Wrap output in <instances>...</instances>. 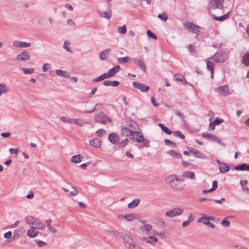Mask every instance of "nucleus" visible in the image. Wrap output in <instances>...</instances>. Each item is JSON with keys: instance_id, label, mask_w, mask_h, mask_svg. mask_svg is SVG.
Listing matches in <instances>:
<instances>
[{"instance_id": "obj_39", "label": "nucleus", "mask_w": 249, "mask_h": 249, "mask_svg": "<svg viewBox=\"0 0 249 249\" xmlns=\"http://www.w3.org/2000/svg\"><path fill=\"white\" fill-rule=\"evenodd\" d=\"M140 229L142 231H150L152 229V226L151 224H145L143 225H142L140 227Z\"/></svg>"}, {"instance_id": "obj_52", "label": "nucleus", "mask_w": 249, "mask_h": 249, "mask_svg": "<svg viewBox=\"0 0 249 249\" xmlns=\"http://www.w3.org/2000/svg\"><path fill=\"white\" fill-rule=\"evenodd\" d=\"M52 68L51 65L49 63H45L42 66V71L46 72Z\"/></svg>"}, {"instance_id": "obj_28", "label": "nucleus", "mask_w": 249, "mask_h": 249, "mask_svg": "<svg viewBox=\"0 0 249 249\" xmlns=\"http://www.w3.org/2000/svg\"><path fill=\"white\" fill-rule=\"evenodd\" d=\"M219 171L222 173H225L229 172L230 167L227 163L223 162L221 166H219Z\"/></svg>"}, {"instance_id": "obj_10", "label": "nucleus", "mask_w": 249, "mask_h": 249, "mask_svg": "<svg viewBox=\"0 0 249 249\" xmlns=\"http://www.w3.org/2000/svg\"><path fill=\"white\" fill-rule=\"evenodd\" d=\"M133 86L135 88L140 89L142 92H147L150 89L149 86L137 82H134Z\"/></svg>"}, {"instance_id": "obj_3", "label": "nucleus", "mask_w": 249, "mask_h": 249, "mask_svg": "<svg viewBox=\"0 0 249 249\" xmlns=\"http://www.w3.org/2000/svg\"><path fill=\"white\" fill-rule=\"evenodd\" d=\"M224 0H211L209 4V10H214L216 9H222Z\"/></svg>"}, {"instance_id": "obj_35", "label": "nucleus", "mask_w": 249, "mask_h": 249, "mask_svg": "<svg viewBox=\"0 0 249 249\" xmlns=\"http://www.w3.org/2000/svg\"><path fill=\"white\" fill-rule=\"evenodd\" d=\"M108 139L111 142L114 144L118 140L119 136L115 133H111L108 135Z\"/></svg>"}, {"instance_id": "obj_26", "label": "nucleus", "mask_w": 249, "mask_h": 249, "mask_svg": "<svg viewBox=\"0 0 249 249\" xmlns=\"http://www.w3.org/2000/svg\"><path fill=\"white\" fill-rule=\"evenodd\" d=\"M56 75H57L59 76L65 77V78H70V74L69 72L62 71L61 70H56L55 71Z\"/></svg>"}, {"instance_id": "obj_58", "label": "nucleus", "mask_w": 249, "mask_h": 249, "mask_svg": "<svg viewBox=\"0 0 249 249\" xmlns=\"http://www.w3.org/2000/svg\"><path fill=\"white\" fill-rule=\"evenodd\" d=\"M72 188L74 189V191H71L69 194V195H68L69 196H75L76 195H77L78 194V191L76 189H75V187L73 186Z\"/></svg>"}, {"instance_id": "obj_12", "label": "nucleus", "mask_w": 249, "mask_h": 249, "mask_svg": "<svg viewBox=\"0 0 249 249\" xmlns=\"http://www.w3.org/2000/svg\"><path fill=\"white\" fill-rule=\"evenodd\" d=\"M31 45L30 43L18 40L13 41V46L16 48H28Z\"/></svg>"}, {"instance_id": "obj_18", "label": "nucleus", "mask_w": 249, "mask_h": 249, "mask_svg": "<svg viewBox=\"0 0 249 249\" xmlns=\"http://www.w3.org/2000/svg\"><path fill=\"white\" fill-rule=\"evenodd\" d=\"M182 181L181 179V181H175V182L172 184L171 187L174 190L176 191H181L183 190L184 187V184H180V182Z\"/></svg>"}, {"instance_id": "obj_61", "label": "nucleus", "mask_w": 249, "mask_h": 249, "mask_svg": "<svg viewBox=\"0 0 249 249\" xmlns=\"http://www.w3.org/2000/svg\"><path fill=\"white\" fill-rule=\"evenodd\" d=\"M210 201H212L215 203H219V204H222L223 202H224L225 201V198H222L220 200H216V199H209Z\"/></svg>"}, {"instance_id": "obj_38", "label": "nucleus", "mask_w": 249, "mask_h": 249, "mask_svg": "<svg viewBox=\"0 0 249 249\" xmlns=\"http://www.w3.org/2000/svg\"><path fill=\"white\" fill-rule=\"evenodd\" d=\"M82 159L83 156H82L80 154H78L72 156L71 161L73 163H78L82 160Z\"/></svg>"}, {"instance_id": "obj_41", "label": "nucleus", "mask_w": 249, "mask_h": 249, "mask_svg": "<svg viewBox=\"0 0 249 249\" xmlns=\"http://www.w3.org/2000/svg\"><path fill=\"white\" fill-rule=\"evenodd\" d=\"M167 153L172 157L177 159H180L182 157V155L180 153L177 152L175 150H171L168 151Z\"/></svg>"}, {"instance_id": "obj_21", "label": "nucleus", "mask_w": 249, "mask_h": 249, "mask_svg": "<svg viewBox=\"0 0 249 249\" xmlns=\"http://www.w3.org/2000/svg\"><path fill=\"white\" fill-rule=\"evenodd\" d=\"M182 177L185 178H189L191 179H195V175L192 171H187L183 173Z\"/></svg>"}, {"instance_id": "obj_15", "label": "nucleus", "mask_w": 249, "mask_h": 249, "mask_svg": "<svg viewBox=\"0 0 249 249\" xmlns=\"http://www.w3.org/2000/svg\"><path fill=\"white\" fill-rule=\"evenodd\" d=\"M142 239L146 243L150 244L151 245H154L158 241L157 238L154 236L143 237Z\"/></svg>"}, {"instance_id": "obj_33", "label": "nucleus", "mask_w": 249, "mask_h": 249, "mask_svg": "<svg viewBox=\"0 0 249 249\" xmlns=\"http://www.w3.org/2000/svg\"><path fill=\"white\" fill-rule=\"evenodd\" d=\"M240 183L243 191L244 192H245L247 194H249V189L247 186L248 181L247 180H241Z\"/></svg>"}, {"instance_id": "obj_49", "label": "nucleus", "mask_w": 249, "mask_h": 249, "mask_svg": "<svg viewBox=\"0 0 249 249\" xmlns=\"http://www.w3.org/2000/svg\"><path fill=\"white\" fill-rule=\"evenodd\" d=\"M202 136L207 139L213 141L214 139L213 137H215L216 136L210 133H202Z\"/></svg>"}, {"instance_id": "obj_6", "label": "nucleus", "mask_w": 249, "mask_h": 249, "mask_svg": "<svg viewBox=\"0 0 249 249\" xmlns=\"http://www.w3.org/2000/svg\"><path fill=\"white\" fill-rule=\"evenodd\" d=\"M183 212V209L179 208H174L165 213V215L167 217H172L175 216L181 215Z\"/></svg>"}, {"instance_id": "obj_53", "label": "nucleus", "mask_w": 249, "mask_h": 249, "mask_svg": "<svg viewBox=\"0 0 249 249\" xmlns=\"http://www.w3.org/2000/svg\"><path fill=\"white\" fill-rule=\"evenodd\" d=\"M128 141H129L128 139L127 138H126V139H124L121 142H119L118 143V146L120 147L123 148L127 145V144L128 142Z\"/></svg>"}, {"instance_id": "obj_11", "label": "nucleus", "mask_w": 249, "mask_h": 249, "mask_svg": "<svg viewBox=\"0 0 249 249\" xmlns=\"http://www.w3.org/2000/svg\"><path fill=\"white\" fill-rule=\"evenodd\" d=\"M188 150L196 158L199 159H204L206 158V156L202 153L194 148L188 147Z\"/></svg>"}, {"instance_id": "obj_59", "label": "nucleus", "mask_w": 249, "mask_h": 249, "mask_svg": "<svg viewBox=\"0 0 249 249\" xmlns=\"http://www.w3.org/2000/svg\"><path fill=\"white\" fill-rule=\"evenodd\" d=\"M158 17L163 21H166L168 18L167 16L165 13L159 14Z\"/></svg>"}, {"instance_id": "obj_8", "label": "nucleus", "mask_w": 249, "mask_h": 249, "mask_svg": "<svg viewBox=\"0 0 249 249\" xmlns=\"http://www.w3.org/2000/svg\"><path fill=\"white\" fill-rule=\"evenodd\" d=\"M30 59V55L28 52L23 51L19 53L16 56V59L18 61H26Z\"/></svg>"}, {"instance_id": "obj_57", "label": "nucleus", "mask_w": 249, "mask_h": 249, "mask_svg": "<svg viewBox=\"0 0 249 249\" xmlns=\"http://www.w3.org/2000/svg\"><path fill=\"white\" fill-rule=\"evenodd\" d=\"M146 33L149 37H151L155 39L157 38L156 36L154 33H153L151 31L147 30Z\"/></svg>"}, {"instance_id": "obj_63", "label": "nucleus", "mask_w": 249, "mask_h": 249, "mask_svg": "<svg viewBox=\"0 0 249 249\" xmlns=\"http://www.w3.org/2000/svg\"><path fill=\"white\" fill-rule=\"evenodd\" d=\"M223 119H219V118H216L215 120L213 121V123L215 125H218L222 122H223Z\"/></svg>"}, {"instance_id": "obj_43", "label": "nucleus", "mask_w": 249, "mask_h": 249, "mask_svg": "<svg viewBox=\"0 0 249 249\" xmlns=\"http://www.w3.org/2000/svg\"><path fill=\"white\" fill-rule=\"evenodd\" d=\"M19 69L23 71L24 74H32L35 71V70L33 68L28 69L24 67H20Z\"/></svg>"}, {"instance_id": "obj_64", "label": "nucleus", "mask_w": 249, "mask_h": 249, "mask_svg": "<svg viewBox=\"0 0 249 249\" xmlns=\"http://www.w3.org/2000/svg\"><path fill=\"white\" fill-rule=\"evenodd\" d=\"M12 235V232L10 231H9L4 233V237L5 238L10 239L11 238Z\"/></svg>"}, {"instance_id": "obj_60", "label": "nucleus", "mask_w": 249, "mask_h": 249, "mask_svg": "<svg viewBox=\"0 0 249 249\" xmlns=\"http://www.w3.org/2000/svg\"><path fill=\"white\" fill-rule=\"evenodd\" d=\"M221 224L224 227H228L230 226V222L224 219L221 222Z\"/></svg>"}, {"instance_id": "obj_55", "label": "nucleus", "mask_w": 249, "mask_h": 249, "mask_svg": "<svg viewBox=\"0 0 249 249\" xmlns=\"http://www.w3.org/2000/svg\"><path fill=\"white\" fill-rule=\"evenodd\" d=\"M118 31L121 34H125L126 32V26L125 25H124L122 26L118 27Z\"/></svg>"}, {"instance_id": "obj_19", "label": "nucleus", "mask_w": 249, "mask_h": 249, "mask_svg": "<svg viewBox=\"0 0 249 249\" xmlns=\"http://www.w3.org/2000/svg\"><path fill=\"white\" fill-rule=\"evenodd\" d=\"M38 233L39 232L36 231L35 228H34L33 226H32L27 232V235L31 238L36 237Z\"/></svg>"}, {"instance_id": "obj_31", "label": "nucleus", "mask_w": 249, "mask_h": 249, "mask_svg": "<svg viewBox=\"0 0 249 249\" xmlns=\"http://www.w3.org/2000/svg\"><path fill=\"white\" fill-rule=\"evenodd\" d=\"M103 84L105 86L117 87L119 85V82L118 81L107 80L103 82Z\"/></svg>"}, {"instance_id": "obj_56", "label": "nucleus", "mask_w": 249, "mask_h": 249, "mask_svg": "<svg viewBox=\"0 0 249 249\" xmlns=\"http://www.w3.org/2000/svg\"><path fill=\"white\" fill-rule=\"evenodd\" d=\"M35 241L39 247H43L46 246L47 245L46 242H44L41 240H36Z\"/></svg>"}, {"instance_id": "obj_7", "label": "nucleus", "mask_w": 249, "mask_h": 249, "mask_svg": "<svg viewBox=\"0 0 249 249\" xmlns=\"http://www.w3.org/2000/svg\"><path fill=\"white\" fill-rule=\"evenodd\" d=\"M214 90L223 96H226L230 94L229 87L227 85H224L219 88H215L214 89Z\"/></svg>"}, {"instance_id": "obj_37", "label": "nucleus", "mask_w": 249, "mask_h": 249, "mask_svg": "<svg viewBox=\"0 0 249 249\" xmlns=\"http://www.w3.org/2000/svg\"><path fill=\"white\" fill-rule=\"evenodd\" d=\"M206 61L207 62V67L208 69L211 71V73L212 74L211 77L213 78L214 70V64L213 62L210 61H207V60H206Z\"/></svg>"}, {"instance_id": "obj_16", "label": "nucleus", "mask_w": 249, "mask_h": 249, "mask_svg": "<svg viewBox=\"0 0 249 249\" xmlns=\"http://www.w3.org/2000/svg\"><path fill=\"white\" fill-rule=\"evenodd\" d=\"M118 217L120 220H126L128 221H131L135 219V216L132 213L119 215Z\"/></svg>"}, {"instance_id": "obj_30", "label": "nucleus", "mask_w": 249, "mask_h": 249, "mask_svg": "<svg viewBox=\"0 0 249 249\" xmlns=\"http://www.w3.org/2000/svg\"><path fill=\"white\" fill-rule=\"evenodd\" d=\"M98 14L101 17L109 19L111 17L112 12L111 10H109L108 11L99 12Z\"/></svg>"}, {"instance_id": "obj_5", "label": "nucleus", "mask_w": 249, "mask_h": 249, "mask_svg": "<svg viewBox=\"0 0 249 249\" xmlns=\"http://www.w3.org/2000/svg\"><path fill=\"white\" fill-rule=\"evenodd\" d=\"M184 27L185 29L188 30L189 31H191L196 34H198L200 32V27L191 22L184 23Z\"/></svg>"}, {"instance_id": "obj_14", "label": "nucleus", "mask_w": 249, "mask_h": 249, "mask_svg": "<svg viewBox=\"0 0 249 249\" xmlns=\"http://www.w3.org/2000/svg\"><path fill=\"white\" fill-rule=\"evenodd\" d=\"M132 60L136 63L140 67L141 70L145 72L146 71V67L142 59H138L137 58H132Z\"/></svg>"}, {"instance_id": "obj_29", "label": "nucleus", "mask_w": 249, "mask_h": 249, "mask_svg": "<svg viewBox=\"0 0 249 249\" xmlns=\"http://www.w3.org/2000/svg\"><path fill=\"white\" fill-rule=\"evenodd\" d=\"M9 87L5 83L0 84V96L9 91Z\"/></svg>"}, {"instance_id": "obj_27", "label": "nucleus", "mask_w": 249, "mask_h": 249, "mask_svg": "<svg viewBox=\"0 0 249 249\" xmlns=\"http://www.w3.org/2000/svg\"><path fill=\"white\" fill-rule=\"evenodd\" d=\"M120 69L121 68L119 65L115 66L108 71V75H109L110 77L114 76L120 70Z\"/></svg>"}, {"instance_id": "obj_54", "label": "nucleus", "mask_w": 249, "mask_h": 249, "mask_svg": "<svg viewBox=\"0 0 249 249\" xmlns=\"http://www.w3.org/2000/svg\"><path fill=\"white\" fill-rule=\"evenodd\" d=\"M106 131L103 129H99L96 131V135L100 137H102L105 134H106Z\"/></svg>"}, {"instance_id": "obj_47", "label": "nucleus", "mask_w": 249, "mask_h": 249, "mask_svg": "<svg viewBox=\"0 0 249 249\" xmlns=\"http://www.w3.org/2000/svg\"><path fill=\"white\" fill-rule=\"evenodd\" d=\"M33 227L36 229H43L44 226L38 219H37Z\"/></svg>"}, {"instance_id": "obj_13", "label": "nucleus", "mask_w": 249, "mask_h": 249, "mask_svg": "<svg viewBox=\"0 0 249 249\" xmlns=\"http://www.w3.org/2000/svg\"><path fill=\"white\" fill-rule=\"evenodd\" d=\"M166 182L170 186H172L175 181H181L180 178H178L176 175H172L168 176L166 178Z\"/></svg>"}, {"instance_id": "obj_44", "label": "nucleus", "mask_w": 249, "mask_h": 249, "mask_svg": "<svg viewBox=\"0 0 249 249\" xmlns=\"http://www.w3.org/2000/svg\"><path fill=\"white\" fill-rule=\"evenodd\" d=\"M159 126L161 128L162 130L167 134H171L172 133V131L170 130L168 128L162 124H159Z\"/></svg>"}, {"instance_id": "obj_51", "label": "nucleus", "mask_w": 249, "mask_h": 249, "mask_svg": "<svg viewBox=\"0 0 249 249\" xmlns=\"http://www.w3.org/2000/svg\"><path fill=\"white\" fill-rule=\"evenodd\" d=\"M173 135L175 137H179L181 138L182 139H184L185 137V136L182 134L180 131L177 130L174 132H172Z\"/></svg>"}, {"instance_id": "obj_4", "label": "nucleus", "mask_w": 249, "mask_h": 249, "mask_svg": "<svg viewBox=\"0 0 249 249\" xmlns=\"http://www.w3.org/2000/svg\"><path fill=\"white\" fill-rule=\"evenodd\" d=\"M213 58L216 62H222L228 58V54L225 52L217 53L213 55Z\"/></svg>"}, {"instance_id": "obj_36", "label": "nucleus", "mask_w": 249, "mask_h": 249, "mask_svg": "<svg viewBox=\"0 0 249 249\" xmlns=\"http://www.w3.org/2000/svg\"><path fill=\"white\" fill-rule=\"evenodd\" d=\"M188 51L191 53V54L196 56L197 57L198 56V53L196 51V50L195 49V47L194 45L190 44L188 47Z\"/></svg>"}, {"instance_id": "obj_22", "label": "nucleus", "mask_w": 249, "mask_h": 249, "mask_svg": "<svg viewBox=\"0 0 249 249\" xmlns=\"http://www.w3.org/2000/svg\"><path fill=\"white\" fill-rule=\"evenodd\" d=\"M110 52V49H106L100 52L99 54L100 59L102 60H106Z\"/></svg>"}, {"instance_id": "obj_20", "label": "nucleus", "mask_w": 249, "mask_h": 249, "mask_svg": "<svg viewBox=\"0 0 249 249\" xmlns=\"http://www.w3.org/2000/svg\"><path fill=\"white\" fill-rule=\"evenodd\" d=\"M133 132V130H132V129H130V128L126 127V126L123 127L121 129L122 135L125 137L131 136Z\"/></svg>"}, {"instance_id": "obj_45", "label": "nucleus", "mask_w": 249, "mask_h": 249, "mask_svg": "<svg viewBox=\"0 0 249 249\" xmlns=\"http://www.w3.org/2000/svg\"><path fill=\"white\" fill-rule=\"evenodd\" d=\"M130 59V57L128 56L119 57L118 58V62L120 64H125L128 62Z\"/></svg>"}, {"instance_id": "obj_32", "label": "nucleus", "mask_w": 249, "mask_h": 249, "mask_svg": "<svg viewBox=\"0 0 249 249\" xmlns=\"http://www.w3.org/2000/svg\"><path fill=\"white\" fill-rule=\"evenodd\" d=\"M201 217L198 218L197 222L198 223H202L204 225H208L209 222V220H208L206 217V214L202 213L201 214Z\"/></svg>"}, {"instance_id": "obj_48", "label": "nucleus", "mask_w": 249, "mask_h": 249, "mask_svg": "<svg viewBox=\"0 0 249 249\" xmlns=\"http://www.w3.org/2000/svg\"><path fill=\"white\" fill-rule=\"evenodd\" d=\"M243 62L245 65L249 66V52L246 53L243 56Z\"/></svg>"}, {"instance_id": "obj_34", "label": "nucleus", "mask_w": 249, "mask_h": 249, "mask_svg": "<svg viewBox=\"0 0 249 249\" xmlns=\"http://www.w3.org/2000/svg\"><path fill=\"white\" fill-rule=\"evenodd\" d=\"M126 126L133 131H136L139 129L138 124L135 122H130Z\"/></svg>"}, {"instance_id": "obj_2", "label": "nucleus", "mask_w": 249, "mask_h": 249, "mask_svg": "<svg viewBox=\"0 0 249 249\" xmlns=\"http://www.w3.org/2000/svg\"><path fill=\"white\" fill-rule=\"evenodd\" d=\"M95 121L98 123L106 124L107 122H110L111 120L103 112L100 111L95 115Z\"/></svg>"}, {"instance_id": "obj_62", "label": "nucleus", "mask_w": 249, "mask_h": 249, "mask_svg": "<svg viewBox=\"0 0 249 249\" xmlns=\"http://www.w3.org/2000/svg\"><path fill=\"white\" fill-rule=\"evenodd\" d=\"M217 188V181L215 180L213 182V185L211 188V191H214Z\"/></svg>"}, {"instance_id": "obj_46", "label": "nucleus", "mask_w": 249, "mask_h": 249, "mask_svg": "<svg viewBox=\"0 0 249 249\" xmlns=\"http://www.w3.org/2000/svg\"><path fill=\"white\" fill-rule=\"evenodd\" d=\"M174 78L177 81L182 82L184 80L185 83H186V81L185 80V77L181 74H176L174 75Z\"/></svg>"}, {"instance_id": "obj_25", "label": "nucleus", "mask_w": 249, "mask_h": 249, "mask_svg": "<svg viewBox=\"0 0 249 249\" xmlns=\"http://www.w3.org/2000/svg\"><path fill=\"white\" fill-rule=\"evenodd\" d=\"M102 141L99 138H94L89 141V144L96 147H100L101 145Z\"/></svg>"}, {"instance_id": "obj_40", "label": "nucleus", "mask_w": 249, "mask_h": 249, "mask_svg": "<svg viewBox=\"0 0 249 249\" xmlns=\"http://www.w3.org/2000/svg\"><path fill=\"white\" fill-rule=\"evenodd\" d=\"M140 202L139 199H136L133 200L131 202L128 204V207L129 209H132L137 206Z\"/></svg>"}, {"instance_id": "obj_23", "label": "nucleus", "mask_w": 249, "mask_h": 249, "mask_svg": "<svg viewBox=\"0 0 249 249\" xmlns=\"http://www.w3.org/2000/svg\"><path fill=\"white\" fill-rule=\"evenodd\" d=\"M234 169L235 170L240 171H249V164L242 163L235 166Z\"/></svg>"}, {"instance_id": "obj_42", "label": "nucleus", "mask_w": 249, "mask_h": 249, "mask_svg": "<svg viewBox=\"0 0 249 249\" xmlns=\"http://www.w3.org/2000/svg\"><path fill=\"white\" fill-rule=\"evenodd\" d=\"M229 14L228 13L225 14L220 17H217L214 15H213V18L218 21H224L229 18Z\"/></svg>"}, {"instance_id": "obj_17", "label": "nucleus", "mask_w": 249, "mask_h": 249, "mask_svg": "<svg viewBox=\"0 0 249 249\" xmlns=\"http://www.w3.org/2000/svg\"><path fill=\"white\" fill-rule=\"evenodd\" d=\"M69 124H75L79 126H83L86 123L83 122V120L80 119L70 118Z\"/></svg>"}, {"instance_id": "obj_50", "label": "nucleus", "mask_w": 249, "mask_h": 249, "mask_svg": "<svg viewBox=\"0 0 249 249\" xmlns=\"http://www.w3.org/2000/svg\"><path fill=\"white\" fill-rule=\"evenodd\" d=\"M70 44H71L70 42H69L68 41H67V40L65 41L63 48L64 49L66 50L68 52H69L70 53H72V51L69 47V46L70 45Z\"/></svg>"}, {"instance_id": "obj_1", "label": "nucleus", "mask_w": 249, "mask_h": 249, "mask_svg": "<svg viewBox=\"0 0 249 249\" xmlns=\"http://www.w3.org/2000/svg\"><path fill=\"white\" fill-rule=\"evenodd\" d=\"M124 245L128 249H142L132 236L125 234L124 236Z\"/></svg>"}, {"instance_id": "obj_9", "label": "nucleus", "mask_w": 249, "mask_h": 249, "mask_svg": "<svg viewBox=\"0 0 249 249\" xmlns=\"http://www.w3.org/2000/svg\"><path fill=\"white\" fill-rule=\"evenodd\" d=\"M131 139L135 142H142L145 141L144 137L142 134H141L140 132L137 131H133L132 135H131Z\"/></svg>"}, {"instance_id": "obj_24", "label": "nucleus", "mask_w": 249, "mask_h": 249, "mask_svg": "<svg viewBox=\"0 0 249 249\" xmlns=\"http://www.w3.org/2000/svg\"><path fill=\"white\" fill-rule=\"evenodd\" d=\"M37 219L36 217L31 215H28L25 218L26 223L29 225H32V226H34Z\"/></svg>"}]
</instances>
